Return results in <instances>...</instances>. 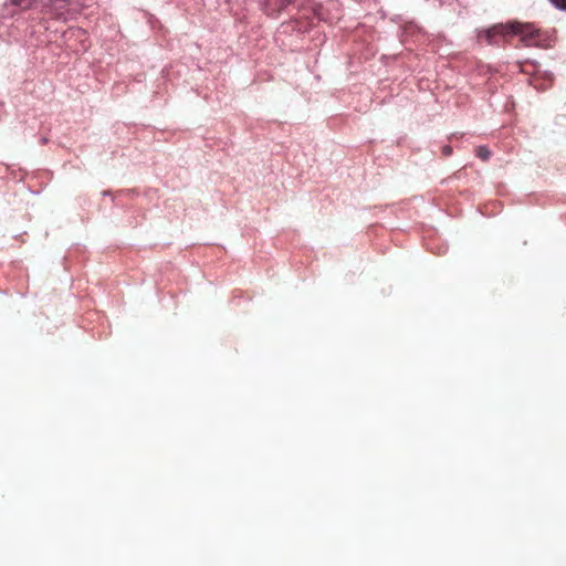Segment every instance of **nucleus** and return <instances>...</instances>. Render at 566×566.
I'll list each match as a JSON object with an SVG mask.
<instances>
[{"label": "nucleus", "instance_id": "1", "mask_svg": "<svg viewBox=\"0 0 566 566\" xmlns=\"http://www.w3.org/2000/svg\"><path fill=\"white\" fill-rule=\"evenodd\" d=\"M497 34L506 35H520L521 41L525 46H539L542 42V33L533 24L510 22V23H497Z\"/></svg>", "mask_w": 566, "mask_h": 566}, {"label": "nucleus", "instance_id": "6", "mask_svg": "<svg viewBox=\"0 0 566 566\" xmlns=\"http://www.w3.org/2000/svg\"><path fill=\"white\" fill-rule=\"evenodd\" d=\"M549 2L557 9L566 11V0H549Z\"/></svg>", "mask_w": 566, "mask_h": 566}, {"label": "nucleus", "instance_id": "7", "mask_svg": "<svg viewBox=\"0 0 566 566\" xmlns=\"http://www.w3.org/2000/svg\"><path fill=\"white\" fill-rule=\"evenodd\" d=\"M82 34H84L82 29H70L67 32L64 33V36H80Z\"/></svg>", "mask_w": 566, "mask_h": 566}, {"label": "nucleus", "instance_id": "3", "mask_svg": "<svg viewBox=\"0 0 566 566\" xmlns=\"http://www.w3.org/2000/svg\"><path fill=\"white\" fill-rule=\"evenodd\" d=\"M494 34H495V29H494V27H492L486 30L480 31L478 34V38L480 41H485L488 44H492Z\"/></svg>", "mask_w": 566, "mask_h": 566}, {"label": "nucleus", "instance_id": "4", "mask_svg": "<svg viewBox=\"0 0 566 566\" xmlns=\"http://www.w3.org/2000/svg\"><path fill=\"white\" fill-rule=\"evenodd\" d=\"M35 3V0H10V4L18 7L20 10H29Z\"/></svg>", "mask_w": 566, "mask_h": 566}, {"label": "nucleus", "instance_id": "8", "mask_svg": "<svg viewBox=\"0 0 566 566\" xmlns=\"http://www.w3.org/2000/svg\"><path fill=\"white\" fill-rule=\"evenodd\" d=\"M443 155L449 156L451 154V147L444 146L442 149Z\"/></svg>", "mask_w": 566, "mask_h": 566}, {"label": "nucleus", "instance_id": "5", "mask_svg": "<svg viewBox=\"0 0 566 566\" xmlns=\"http://www.w3.org/2000/svg\"><path fill=\"white\" fill-rule=\"evenodd\" d=\"M476 156L481 158L482 160H489L491 158V150L485 146H479L475 150Z\"/></svg>", "mask_w": 566, "mask_h": 566}, {"label": "nucleus", "instance_id": "2", "mask_svg": "<svg viewBox=\"0 0 566 566\" xmlns=\"http://www.w3.org/2000/svg\"><path fill=\"white\" fill-rule=\"evenodd\" d=\"M291 0H263L264 10L268 15H275L280 13Z\"/></svg>", "mask_w": 566, "mask_h": 566}]
</instances>
